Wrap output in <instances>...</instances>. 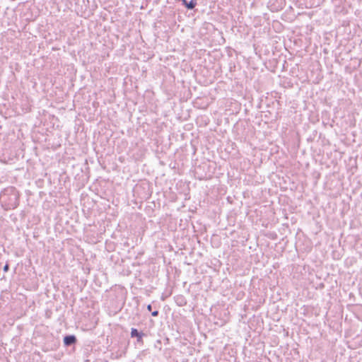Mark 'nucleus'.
Instances as JSON below:
<instances>
[{"instance_id":"f257e3e1","label":"nucleus","mask_w":362,"mask_h":362,"mask_svg":"<svg viewBox=\"0 0 362 362\" xmlns=\"http://www.w3.org/2000/svg\"><path fill=\"white\" fill-rule=\"evenodd\" d=\"M20 194L13 187L5 189L0 195V200L4 203L6 209H14L19 205Z\"/></svg>"},{"instance_id":"f03ea898","label":"nucleus","mask_w":362,"mask_h":362,"mask_svg":"<svg viewBox=\"0 0 362 362\" xmlns=\"http://www.w3.org/2000/svg\"><path fill=\"white\" fill-rule=\"evenodd\" d=\"M130 336L132 338H136L138 344H143V339L144 337H146L147 335L142 331H139L137 329L132 327L131 329Z\"/></svg>"},{"instance_id":"7ed1b4c3","label":"nucleus","mask_w":362,"mask_h":362,"mask_svg":"<svg viewBox=\"0 0 362 362\" xmlns=\"http://www.w3.org/2000/svg\"><path fill=\"white\" fill-rule=\"evenodd\" d=\"M63 341L65 346H71L76 344L77 339L74 334H68L64 337Z\"/></svg>"},{"instance_id":"20e7f679","label":"nucleus","mask_w":362,"mask_h":362,"mask_svg":"<svg viewBox=\"0 0 362 362\" xmlns=\"http://www.w3.org/2000/svg\"><path fill=\"white\" fill-rule=\"evenodd\" d=\"M181 1L182 5L184 6L188 10H192L195 8L197 4V0H190L188 1L187 0H179Z\"/></svg>"},{"instance_id":"39448f33","label":"nucleus","mask_w":362,"mask_h":362,"mask_svg":"<svg viewBox=\"0 0 362 362\" xmlns=\"http://www.w3.org/2000/svg\"><path fill=\"white\" fill-rule=\"evenodd\" d=\"M175 300L177 304L180 306H182L186 303L185 298L182 296H177Z\"/></svg>"},{"instance_id":"423d86ee","label":"nucleus","mask_w":362,"mask_h":362,"mask_svg":"<svg viewBox=\"0 0 362 362\" xmlns=\"http://www.w3.org/2000/svg\"><path fill=\"white\" fill-rule=\"evenodd\" d=\"M3 270L4 272H8V270H9V264L8 263H6V264L4 265V268H3Z\"/></svg>"},{"instance_id":"0eeeda50","label":"nucleus","mask_w":362,"mask_h":362,"mask_svg":"<svg viewBox=\"0 0 362 362\" xmlns=\"http://www.w3.org/2000/svg\"><path fill=\"white\" fill-rule=\"evenodd\" d=\"M158 314H159V311L157 310L151 312V315L153 317H157L158 315Z\"/></svg>"},{"instance_id":"6e6552de","label":"nucleus","mask_w":362,"mask_h":362,"mask_svg":"<svg viewBox=\"0 0 362 362\" xmlns=\"http://www.w3.org/2000/svg\"><path fill=\"white\" fill-rule=\"evenodd\" d=\"M148 311L152 312V305L151 304H148L146 307Z\"/></svg>"},{"instance_id":"1a4fd4ad","label":"nucleus","mask_w":362,"mask_h":362,"mask_svg":"<svg viewBox=\"0 0 362 362\" xmlns=\"http://www.w3.org/2000/svg\"><path fill=\"white\" fill-rule=\"evenodd\" d=\"M157 342L159 343L160 344H161V341L160 340H158Z\"/></svg>"}]
</instances>
